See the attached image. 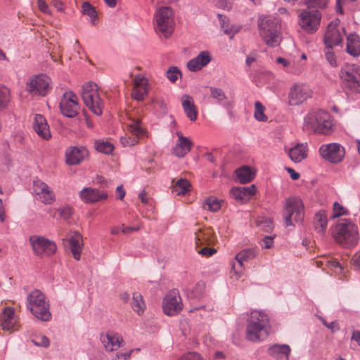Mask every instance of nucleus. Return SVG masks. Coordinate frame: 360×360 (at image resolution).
<instances>
[{"instance_id":"obj_20","label":"nucleus","mask_w":360,"mask_h":360,"mask_svg":"<svg viewBox=\"0 0 360 360\" xmlns=\"http://www.w3.org/2000/svg\"><path fill=\"white\" fill-rule=\"evenodd\" d=\"M1 328L9 333L19 330V318L15 313V309L12 307H7L3 309L1 317Z\"/></svg>"},{"instance_id":"obj_18","label":"nucleus","mask_w":360,"mask_h":360,"mask_svg":"<svg viewBox=\"0 0 360 360\" xmlns=\"http://www.w3.org/2000/svg\"><path fill=\"white\" fill-rule=\"evenodd\" d=\"M345 33V29L340 27V20L336 18L331 21L326 29L323 37V42L326 46H336L342 42V34Z\"/></svg>"},{"instance_id":"obj_1","label":"nucleus","mask_w":360,"mask_h":360,"mask_svg":"<svg viewBox=\"0 0 360 360\" xmlns=\"http://www.w3.org/2000/svg\"><path fill=\"white\" fill-rule=\"evenodd\" d=\"M302 129L308 134L328 135L333 130V118L321 109H312L304 117Z\"/></svg>"},{"instance_id":"obj_6","label":"nucleus","mask_w":360,"mask_h":360,"mask_svg":"<svg viewBox=\"0 0 360 360\" xmlns=\"http://www.w3.org/2000/svg\"><path fill=\"white\" fill-rule=\"evenodd\" d=\"M155 30L165 38H169L174 30V14L170 6L159 7L154 15Z\"/></svg>"},{"instance_id":"obj_17","label":"nucleus","mask_w":360,"mask_h":360,"mask_svg":"<svg viewBox=\"0 0 360 360\" xmlns=\"http://www.w3.org/2000/svg\"><path fill=\"white\" fill-rule=\"evenodd\" d=\"M319 153L324 160L331 163H339L343 160L345 150L340 143H331L321 145Z\"/></svg>"},{"instance_id":"obj_12","label":"nucleus","mask_w":360,"mask_h":360,"mask_svg":"<svg viewBox=\"0 0 360 360\" xmlns=\"http://www.w3.org/2000/svg\"><path fill=\"white\" fill-rule=\"evenodd\" d=\"M129 121L127 127L131 136L126 135L120 138V142L124 147L134 146L139 143V140L147 136V132L139 119L132 117L130 115Z\"/></svg>"},{"instance_id":"obj_38","label":"nucleus","mask_w":360,"mask_h":360,"mask_svg":"<svg viewBox=\"0 0 360 360\" xmlns=\"http://www.w3.org/2000/svg\"><path fill=\"white\" fill-rule=\"evenodd\" d=\"M12 99L9 88L0 84V112H5L9 108Z\"/></svg>"},{"instance_id":"obj_47","label":"nucleus","mask_w":360,"mask_h":360,"mask_svg":"<svg viewBox=\"0 0 360 360\" xmlns=\"http://www.w3.org/2000/svg\"><path fill=\"white\" fill-rule=\"evenodd\" d=\"M276 63L280 65L281 68L288 72L297 73V71L293 68L294 64L285 58L278 57L276 59Z\"/></svg>"},{"instance_id":"obj_13","label":"nucleus","mask_w":360,"mask_h":360,"mask_svg":"<svg viewBox=\"0 0 360 360\" xmlns=\"http://www.w3.org/2000/svg\"><path fill=\"white\" fill-rule=\"evenodd\" d=\"M339 75L345 87L354 93H360V65H347L341 68Z\"/></svg>"},{"instance_id":"obj_31","label":"nucleus","mask_w":360,"mask_h":360,"mask_svg":"<svg viewBox=\"0 0 360 360\" xmlns=\"http://www.w3.org/2000/svg\"><path fill=\"white\" fill-rule=\"evenodd\" d=\"M215 240L216 238L211 228L198 229L195 232V241L197 246L212 245Z\"/></svg>"},{"instance_id":"obj_49","label":"nucleus","mask_w":360,"mask_h":360,"mask_svg":"<svg viewBox=\"0 0 360 360\" xmlns=\"http://www.w3.org/2000/svg\"><path fill=\"white\" fill-rule=\"evenodd\" d=\"M328 3V0H302V4L307 6V8L316 7L320 9L325 8Z\"/></svg>"},{"instance_id":"obj_42","label":"nucleus","mask_w":360,"mask_h":360,"mask_svg":"<svg viewBox=\"0 0 360 360\" xmlns=\"http://www.w3.org/2000/svg\"><path fill=\"white\" fill-rule=\"evenodd\" d=\"M222 201L214 197L207 198L203 202V208L212 212H218L221 207Z\"/></svg>"},{"instance_id":"obj_48","label":"nucleus","mask_w":360,"mask_h":360,"mask_svg":"<svg viewBox=\"0 0 360 360\" xmlns=\"http://www.w3.org/2000/svg\"><path fill=\"white\" fill-rule=\"evenodd\" d=\"M166 77L172 83H175L181 77V72L177 67L172 66L167 70Z\"/></svg>"},{"instance_id":"obj_33","label":"nucleus","mask_w":360,"mask_h":360,"mask_svg":"<svg viewBox=\"0 0 360 360\" xmlns=\"http://www.w3.org/2000/svg\"><path fill=\"white\" fill-rule=\"evenodd\" d=\"M346 51L354 58L360 56V37L356 33H350L346 37Z\"/></svg>"},{"instance_id":"obj_3","label":"nucleus","mask_w":360,"mask_h":360,"mask_svg":"<svg viewBox=\"0 0 360 360\" xmlns=\"http://www.w3.org/2000/svg\"><path fill=\"white\" fill-rule=\"evenodd\" d=\"M26 307L38 320L49 321L51 319L49 300L41 290H33L27 295Z\"/></svg>"},{"instance_id":"obj_52","label":"nucleus","mask_w":360,"mask_h":360,"mask_svg":"<svg viewBox=\"0 0 360 360\" xmlns=\"http://www.w3.org/2000/svg\"><path fill=\"white\" fill-rule=\"evenodd\" d=\"M324 53L326 60L330 63V65L333 67L338 66V60L333 51V47L325 46Z\"/></svg>"},{"instance_id":"obj_7","label":"nucleus","mask_w":360,"mask_h":360,"mask_svg":"<svg viewBox=\"0 0 360 360\" xmlns=\"http://www.w3.org/2000/svg\"><path fill=\"white\" fill-rule=\"evenodd\" d=\"M283 216L286 226H292L294 222H302L304 217L302 200L297 197L288 198L285 200Z\"/></svg>"},{"instance_id":"obj_60","label":"nucleus","mask_w":360,"mask_h":360,"mask_svg":"<svg viewBox=\"0 0 360 360\" xmlns=\"http://www.w3.org/2000/svg\"><path fill=\"white\" fill-rule=\"evenodd\" d=\"M326 265L336 273L342 271V267L339 262L335 260L328 261Z\"/></svg>"},{"instance_id":"obj_29","label":"nucleus","mask_w":360,"mask_h":360,"mask_svg":"<svg viewBox=\"0 0 360 360\" xmlns=\"http://www.w3.org/2000/svg\"><path fill=\"white\" fill-rule=\"evenodd\" d=\"M176 134L178 139L173 148V153L179 158H184L191 151L193 143L189 138L184 136L181 132L177 131Z\"/></svg>"},{"instance_id":"obj_53","label":"nucleus","mask_w":360,"mask_h":360,"mask_svg":"<svg viewBox=\"0 0 360 360\" xmlns=\"http://www.w3.org/2000/svg\"><path fill=\"white\" fill-rule=\"evenodd\" d=\"M82 8L83 13L89 16L91 22L94 23L97 17L96 11L94 8L88 2H84Z\"/></svg>"},{"instance_id":"obj_25","label":"nucleus","mask_w":360,"mask_h":360,"mask_svg":"<svg viewBox=\"0 0 360 360\" xmlns=\"http://www.w3.org/2000/svg\"><path fill=\"white\" fill-rule=\"evenodd\" d=\"M257 187L252 184L250 186L233 187L230 191L233 198L240 203L248 202L256 193Z\"/></svg>"},{"instance_id":"obj_41","label":"nucleus","mask_w":360,"mask_h":360,"mask_svg":"<svg viewBox=\"0 0 360 360\" xmlns=\"http://www.w3.org/2000/svg\"><path fill=\"white\" fill-rule=\"evenodd\" d=\"M218 17L224 32L232 38L233 36L239 31L240 27L237 25H230L229 20L224 18L221 15H218Z\"/></svg>"},{"instance_id":"obj_34","label":"nucleus","mask_w":360,"mask_h":360,"mask_svg":"<svg viewBox=\"0 0 360 360\" xmlns=\"http://www.w3.org/2000/svg\"><path fill=\"white\" fill-rule=\"evenodd\" d=\"M236 180L240 184L252 181L256 176V169L250 166H242L235 171Z\"/></svg>"},{"instance_id":"obj_43","label":"nucleus","mask_w":360,"mask_h":360,"mask_svg":"<svg viewBox=\"0 0 360 360\" xmlns=\"http://www.w3.org/2000/svg\"><path fill=\"white\" fill-rule=\"evenodd\" d=\"M266 108L262 103L259 101H256L255 103V110H254V117L255 119L261 122H266L268 121V116L265 114Z\"/></svg>"},{"instance_id":"obj_4","label":"nucleus","mask_w":360,"mask_h":360,"mask_svg":"<svg viewBox=\"0 0 360 360\" xmlns=\"http://www.w3.org/2000/svg\"><path fill=\"white\" fill-rule=\"evenodd\" d=\"M259 34L266 44L272 47L279 45L282 40L280 20L274 16H264L259 19Z\"/></svg>"},{"instance_id":"obj_54","label":"nucleus","mask_w":360,"mask_h":360,"mask_svg":"<svg viewBox=\"0 0 360 360\" xmlns=\"http://www.w3.org/2000/svg\"><path fill=\"white\" fill-rule=\"evenodd\" d=\"M245 272L243 264L240 262H233L231 273L236 276L237 279L240 278Z\"/></svg>"},{"instance_id":"obj_58","label":"nucleus","mask_w":360,"mask_h":360,"mask_svg":"<svg viewBox=\"0 0 360 360\" xmlns=\"http://www.w3.org/2000/svg\"><path fill=\"white\" fill-rule=\"evenodd\" d=\"M37 6L39 9L44 13L49 15H52L51 11L49 9V5L44 0H37Z\"/></svg>"},{"instance_id":"obj_63","label":"nucleus","mask_w":360,"mask_h":360,"mask_svg":"<svg viewBox=\"0 0 360 360\" xmlns=\"http://www.w3.org/2000/svg\"><path fill=\"white\" fill-rule=\"evenodd\" d=\"M51 5L54 6L58 11H64L65 10L64 4L60 0H53Z\"/></svg>"},{"instance_id":"obj_27","label":"nucleus","mask_w":360,"mask_h":360,"mask_svg":"<svg viewBox=\"0 0 360 360\" xmlns=\"http://www.w3.org/2000/svg\"><path fill=\"white\" fill-rule=\"evenodd\" d=\"M289 158L295 163H300L308 156V146L306 143H297L290 148H285Z\"/></svg>"},{"instance_id":"obj_16","label":"nucleus","mask_w":360,"mask_h":360,"mask_svg":"<svg viewBox=\"0 0 360 360\" xmlns=\"http://www.w3.org/2000/svg\"><path fill=\"white\" fill-rule=\"evenodd\" d=\"M32 191L34 198L44 205H52L56 201L53 189L40 179L33 181Z\"/></svg>"},{"instance_id":"obj_22","label":"nucleus","mask_w":360,"mask_h":360,"mask_svg":"<svg viewBox=\"0 0 360 360\" xmlns=\"http://www.w3.org/2000/svg\"><path fill=\"white\" fill-rule=\"evenodd\" d=\"M101 343L106 352L117 351L124 344L121 334L113 331H108L101 335Z\"/></svg>"},{"instance_id":"obj_37","label":"nucleus","mask_w":360,"mask_h":360,"mask_svg":"<svg viewBox=\"0 0 360 360\" xmlns=\"http://www.w3.org/2000/svg\"><path fill=\"white\" fill-rule=\"evenodd\" d=\"M210 97L214 100L217 101L219 104H224V107L227 109V110H230L232 107L231 103L227 101V96H226L224 91L220 89L217 87L211 86L210 88Z\"/></svg>"},{"instance_id":"obj_30","label":"nucleus","mask_w":360,"mask_h":360,"mask_svg":"<svg viewBox=\"0 0 360 360\" xmlns=\"http://www.w3.org/2000/svg\"><path fill=\"white\" fill-rule=\"evenodd\" d=\"M68 241L74 259L79 260L84 245L82 235L78 232H71L68 236Z\"/></svg>"},{"instance_id":"obj_28","label":"nucleus","mask_w":360,"mask_h":360,"mask_svg":"<svg viewBox=\"0 0 360 360\" xmlns=\"http://www.w3.org/2000/svg\"><path fill=\"white\" fill-rule=\"evenodd\" d=\"M211 60V53L208 51H202L196 57L190 60L186 66L190 71L197 72L207 66Z\"/></svg>"},{"instance_id":"obj_11","label":"nucleus","mask_w":360,"mask_h":360,"mask_svg":"<svg viewBox=\"0 0 360 360\" xmlns=\"http://www.w3.org/2000/svg\"><path fill=\"white\" fill-rule=\"evenodd\" d=\"M53 88L51 78L46 74H39L30 77L27 83V91L33 95L45 96Z\"/></svg>"},{"instance_id":"obj_50","label":"nucleus","mask_w":360,"mask_h":360,"mask_svg":"<svg viewBox=\"0 0 360 360\" xmlns=\"http://www.w3.org/2000/svg\"><path fill=\"white\" fill-rule=\"evenodd\" d=\"M348 214L349 212L346 207L338 202H334L332 218H338L342 216L347 215Z\"/></svg>"},{"instance_id":"obj_10","label":"nucleus","mask_w":360,"mask_h":360,"mask_svg":"<svg viewBox=\"0 0 360 360\" xmlns=\"http://www.w3.org/2000/svg\"><path fill=\"white\" fill-rule=\"evenodd\" d=\"M312 89L306 83H294L288 89L287 102L290 106H299L311 98Z\"/></svg>"},{"instance_id":"obj_55","label":"nucleus","mask_w":360,"mask_h":360,"mask_svg":"<svg viewBox=\"0 0 360 360\" xmlns=\"http://www.w3.org/2000/svg\"><path fill=\"white\" fill-rule=\"evenodd\" d=\"M139 349H132L129 351L117 352L112 360H129L131 354L134 351H139Z\"/></svg>"},{"instance_id":"obj_51","label":"nucleus","mask_w":360,"mask_h":360,"mask_svg":"<svg viewBox=\"0 0 360 360\" xmlns=\"http://www.w3.org/2000/svg\"><path fill=\"white\" fill-rule=\"evenodd\" d=\"M96 148L101 153L109 154L112 152L114 146L110 142L99 141L96 143Z\"/></svg>"},{"instance_id":"obj_24","label":"nucleus","mask_w":360,"mask_h":360,"mask_svg":"<svg viewBox=\"0 0 360 360\" xmlns=\"http://www.w3.org/2000/svg\"><path fill=\"white\" fill-rule=\"evenodd\" d=\"M32 128L41 139L47 141L51 138L49 124L46 117L42 115L35 114L34 115Z\"/></svg>"},{"instance_id":"obj_21","label":"nucleus","mask_w":360,"mask_h":360,"mask_svg":"<svg viewBox=\"0 0 360 360\" xmlns=\"http://www.w3.org/2000/svg\"><path fill=\"white\" fill-rule=\"evenodd\" d=\"M150 90L148 79L143 74L135 75L133 79V89L131 96L136 101H143Z\"/></svg>"},{"instance_id":"obj_2","label":"nucleus","mask_w":360,"mask_h":360,"mask_svg":"<svg viewBox=\"0 0 360 360\" xmlns=\"http://www.w3.org/2000/svg\"><path fill=\"white\" fill-rule=\"evenodd\" d=\"M246 326V338L252 342L266 339L269 335V319L265 311L252 310L248 314Z\"/></svg>"},{"instance_id":"obj_45","label":"nucleus","mask_w":360,"mask_h":360,"mask_svg":"<svg viewBox=\"0 0 360 360\" xmlns=\"http://www.w3.org/2000/svg\"><path fill=\"white\" fill-rule=\"evenodd\" d=\"M357 0H337L336 11L340 14H343V8H346L352 10L354 4Z\"/></svg>"},{"instance_id":"obj_62","label":"nucleus","mask_w":360,"mask_h":360,"mask_svg":"<svg viewBox=\"0 0 360 360\" xmlns=\"http://www.w3.org/2000/svg\"><path fill=\"white\" fill-rule=\"evenodd\" d=\"M274 245V238L266 236L262 239L261 245L264 248H271Z\"/></svg>"},{"instance_id":"obj_56","label":"nucleus","mask_w":360,"mask_h":360,"mask_svg":"<svg viewBox=\"0 0 360 360\" xmlns=\"http://www.w3.org/2000/svg\"><path fill=\"white\" fill-rule=\"evenodd\" d=\"M60 217L64 219H69L73 214V208L71 206H64L58 210Z\"/></svg>"},{"instance_id":"obj_35","label":"nucleus","mask_w":360,"mask_h":360,"mask_svg":"<svg viewBox=\"0 0 360 360\" xmlns=\"http://www.w3.org/2000/svg\"><path fill=\"white\" fill-rule=\"evenodd\" d=\"M290 348L288 345H275L269 349L270 355L277 360H288Z\"/></svg>"},{"instance_id":"obj_32","label":"nucleus","mask_w":360,"mask_h":360,"mask_svg":"<svg viewBox=\"0 0 360 360\" xmlns=\"http://www.w3.org/2000/svg\"><path fill=\"white\" fill-rule=\"evenodd\" d=\"M181 103L184 112L189 120L195 121L198 117V108L193 97L188 94H184L181 97Z\"/></svg>"},{"instance_id":"obj_14","label":"nucleus","mask_w":360,"mask_h":360,"mask_svg":"<svg viewBox=\"0 0 360 360\" xmlns=\"http://www.w3.org/2000/svg\"><path fill=\"white\" fill-rule=\"evenodd\" d=\"M30 243L34 255L41 257H50L57 250L56 243L44 236H32Z\"/></svg>"},{"instance_id":"obj_61","label":"nucleus","mask_w":360,"mask_h":360,"mask_svg":"<svg viewBox=\"0 0 360 360\" xmlns=\"http://www.w3.org/2000/svg\"><path fill=\"white\" fill-rule=\"evenodd\" d=\"M217 252V250L215 248H211L207 247H204L200 250L198 251V253L201 255L210 257L213 255Z\"/></svg>"},{"instance_id":"obj_59","label":"nucleus","mask_w":360,"mask_h":360,"mask_svg":"<svg viewBox=\"0 0 360 360\" xmlns=\"http://www.w3.org/2000/svg\"><path fill=\"white\" fill-rule=\"evenodd\" d=\"M352 266L354 269H360V251L353 255L352 258Z\"/></svg>"},{"instance_id":"obj_40","label":"nucleus","mask_w":360,"mask_h":360,"mask_svg":"<svg viewBox=\"0 0 360 360\" xmlns=\"http://www.w3.org/2000/svg\"><path fill=\"white\" fill-rule=\"evenodd\" d=\"M131 307L134 311L138 314L141 315L146 309V304L143 300V296L139 292H134L133 294Z\"/></svg>"},{"instance_id":"obj_26","label":"nucleus","mask_w":360,"mask_h":360,"mask_svg":"<svg viewBox=\"0 0 360 360\" xmlns=\"http://www.w3.org/2000/svg\"><path fill=\"white\" fill-rule=\"evenodd\" d=\"M88 155L89 152L85 147H70L65 151V162L70 165H78Z\"/></svg>"},{"instance_id":"obj_5","label":"nucleus","mask_w":360,"mask_h":360,"mask_svg":"<svg viewBox=\"0 0 360 360\" xmlns=\"http://www.w3.org/2000/svg\"><path fill=\"white\" fill-rule=\"evenodd\" d=\"M333 237L340 245L348 248H353L359 240L358 227L350 221H341L336 225Z\"/></svg>"},{"instance_id":"obj_57","label":"nucleus","mask_w":360,"mask_h":360,"mask_svg":"<svg viewBox=\"0 0 360 360\" xmlns=\"http://www.w3.org/2000/svg\"><path fill=\"white\" fill-rule=\"evenodd\" d=\"M178 360H205L203 357L197 352H188L182 355Z\"/></svg>"},{"instance_id":"obj_23","label":"nucleus","mask_w":360,"mask_h":360,"mask_svg":"<svg viewBox=\"0 0 360 360\" xmlns=\"http://www.w3.org/2000/svg\"><path fill=\"white\" fill-rule=\"evenodd\" d=\"M108 196L105 191H99L92 187L84 188L79 193L80 200L84 203L89 204L105 200L108 198Z\"/></svg>"},{"instance_id":"obj_64","label":"nucleus","mask_w":360,"mask_h":360,"mask_svg":"<svg viewBox=\"0 0 360 360\" xmlns=\"http://www.w3.org/2000/svg\"><path fill=\"white\" fill-rule=\"evenodd\" d=\"M285 169L287 170L288 173L290 174V176L292 180L299 179L300 175L294 169L290 167H286Z\"/></svg>"},{"instance_id":"obj_44","label":"nucleus","mask_w":360,"mask_h":360,"mask_svg":"<svg viewBox=\"0 0 360 360\" xmlns=\"http://www.w3.org/2000/svg\"><path fill=\"white\" fill-rule=\"evenodd\" d=\"M255 257V251L253 249H246L238 252L235 260L243 264L244 262L253 259Z\"/></svg>"},{"instance_id":"obj_39","label":"nucleus","mask_w":360,"mask_h":360,"mask_svg":"<svg viewBox=\"0 0 360 360\" xmlns=\"http://www.w3.org/2000/svg\"><path fill=\"white\" fill-rule=\"evenodd\" d=\"M191 185L186 179H178L172 186V193L177 195H185L190 191Z\"/></svg>"},{"instance_id":"obj_36","label":"nucleus","mask_w":360,"mask_h":360,"mask_svg":"<svg viewBox=\"0 0 360 360\" xmlns=\"http://www.w3.org/2000/svg\"><path fill=\"white\" fill-rule=\"evenodd\" d=\"M314 224L316 231L319 233H324L328 226V217L326 211H319L314 217Z\"/></svg>"},{"instance_id":"obj_46","label":"nucleus","mask_w":360,"mask_h":360,"mask_svg":"<svg viewBox=\"0 0 360 360\" xmlns=\"http://www.w3.org/2000/svg\"><path fill=\"white\" fill-rule=\"evenodd\" d=\"M31 341L37 347H48L50 345L49 339L42 334L33 335Z\"/></svg>"},{"instance_id":"obj_8","label":"nucleus","mask_w":360,"mask_h":360,"mask_svg":"<svg viewBox=\"0 0 360 360\" xmlns=\"http://www.w3.org/2000/svg\"><path fill=\"white\" fill-rule=\"evenodd\" d=\"M322 15L318 9L304 8L297 16L300 27L307 34H314L319 29Z\"/></svg>"},{"instance_id":"obj_15","label":"nucleus","mask_w":360,"mask_h":360,"mask_svg":"<svg viewBox=\"0 0 360 360\" xmlns=\"http://www.w3.org/2000/svg\"><path fill=\"white\" fill-rule=\"evenodd\" d=\"M183 303L179 293L173 290L166 294L162 300V310L165 314L174 316L179 314L183 309Z\"/></svg>"},{"instance_id":"obj_9","label":"nucleus","mask_w":360,"mask_h":360,"mask_svg":"<svg viewBox=\"0 0 360 360\" xmlns=\"http://www.w3.org/2000/svg\"><path fill=\"white\" fill-rule=\"evenodd\" d=\"M82 99L85 105L95 115L102 114L103 102L100 97L98 87L96 83L87 82L83 85Z\"/></svg>"},{"instance_id":"obj_19","label":"nucleus","mask_w":360,"mask_h":360,"mask_svg":"<svg viewBox=\"0 0 360 360\" xmlns=\"http://www.w3.org/2000/svg\"><path fill=\"white\" fill-rule=\"evenodd\" d=\"M61 113L68 117H75L79 110L78 98L72 91L65 92L60 102Z\"/></svg>"}]
</instances>
